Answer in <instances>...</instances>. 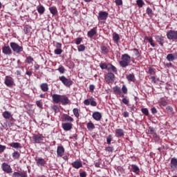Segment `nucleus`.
<instances>
[{"instance_id": "nucleus-1", "label": "nucleus", "mask_w": 177, "mask_h": 177, "mask_svg": "<svg viewBox=\"0 0 177 177\" xmlns=\"http://www.w3.org/2000/svg\"><path fill=\"white\" fill-rule=\"evenodd\" d=\"M131 63V56L128 54H123L122 55V61L119 62V64L123 68H125L129 66Z\"/></svg>"}, {"instance_id": "nucleus-2", "label": "nucleus", "mask_w": 177, "mask_h": 177, "mask_svg": "<svg viewBox=\"0 0 177 177\" xmlns=\"http://www.w3.org/2000/svg\"><path fill=\"white\" fill-rule=\"evenodd\" d=\"M59 80L61 81V82H62L64 86H66V88H70V86L74 84L71 79H67V77H66L64 75L60 76Z\"/></svg>"}, {"instance_id": "nucleus-3", "label": "nucleus", "mask_w": 177, "mask_h": 177, "mask_svg": "<svg viewBox=\"0 0 177 177\" xmlns=\"http://www.w3.org/2000/svg\"><path fill=\"white\" fill-rule=\"evenodd\" d=\"M167 38L169 39V41H176L177 39V30H168L167 32Z\"/></svg>"}, {"instance_id": "nucleus-4", "label": "nucleus", "mask_w": 177, "mask_h": 177, "mask_svg": "<svg viewBox=\"0 0 177 177\" xmlns=\"http://www.w3.org/2000/svg\"><path fill=\"white\" fill-rule=\"evenodd\" d=\"M10 46L11 49H12L13 52H15V53H20V52H23V46H19L17 43L10 42Z\"/></svg>"}, {"instance_id": "nucleus-5", "label": "nucleus", "mask_w": 177, "mask_h": 177, "mask_svg": "<svg viewBox=\"0 0 177 177\" xmlns=\"http://www.w3.org/2000/svg\"><path fill=\"white\" fill-rule=\"evenodd\" d=\"M115 78V75H114L113 73H109L105 76V81L107 84H113Z\"/></svg>"}, {"instance_id": "nucleus-6", "label": "nucleus", "mask_w": 177, "mask_h": 177, "mask_svg": "<svg viewBox=\"0 0 177 177\" xmlns=\"http://www.w3.org/2000/svg\"><path fill=\"white\" fill-rule=\"evenodd\" d=\"M1 168L3 171V172H6V174H12V167L8 163L3 162L1 165Z\"/></svg>"}, {"instance_id": "nucleus-7", "label": "nucleus", "mask_w": 177, "mask_h": 177, "mask_svg": "<svg viewBox=\"0 0 177 177\" xmlns=\"http://www.w3.org/2000/svg\"><path fill=\"white\" fill-rule=\"evenodd\" d=\"M165 37H164L162 35H156L155 37L156 42H158V44H159V45H160L161 46H164V44H165Z\"/></svg>"}, {"instance_id": "nucleus-8", "label": "nucleus", "mask_w": 177, "mask_h": 177, "mask_svg": "<svg viewBox=\"0 0 177 177\" xmlns=\"http://www.w3.org/2000/svg\"><path fill=\"white\" fill-rule=\"evenodd\" d=\"M170 167L172 171H177V158H172L170 161Z\"/></svg>"}, {"instance_id": "nucleus-9", "label": "nucleus", "mask_w": 177, "mask_h": 177, "mask_svg": "<svg viewBox=\"0 0 177 177\" xmlns=\"http://www.w3.org/2000/svg\"><path fill=\"white\" fill-rule=\"evenodd\" d=\"M32 139L34 143H42L44 141V136H42V135H34Z\"/></svg>"}, {"instance_id": "nucleus-10", "label": "nucleus", "mask_w": 177, "mask_h": 177, "mask_svg": "<svg viewBox=\"0 0 177 177\" xmlns=\"http://www.w3.org/2000/svg\"><path fill=\"white\" fill-rule=\"evenodd\" d=\"M109 17V13L105 11H100L98 14V20H106Z\"/></svg>"}, {"instance_id": "nucleus-11", "label": "nucleus", "mask_w": 177, "mask_h": 177, "mask_svg": "<svg viewBox=\"0 0 177 177\" xmlns=\"http://www.w3.org/2000/svg\"><path fill=\"white\" fill-rule=\"evenodd\" d=\"M73 168L75 169H80V168H82V162L81 160H75L71 163Z\"/></svg>"}, {"instance_id": "nucleus-12", "label": "nucleus", "mask_w": 177, "mask_h": 177, "mask_svg": "<svg viewBox=\"0 0 177 177\" xmlns=\"http://www.w3.org/2000/svg\"><path fill=\"white\" fill-rule=\"evenodd\" d=\"M15 82L13 81V78L8 76L6 77L5 84L6 85V86H13Z\"/></svg>"}, {"instance_id": "nucleus-13", "label": "nucleus", "mask_w": 177, "mask_h": 177, "mask_svg": "<svg viewBox=\"0 0 177 177\" xmlns=\"http://www.w3.org/2000/svg\"><path fill=\"white\" fill-rule=\"evenodd\" d=\"M166 59L168 62H174V60H177V53L168 54Z\"/></svg>"}, {"instance_id": "nucleus-14", "label": "nucleus", "mask_w": 177, "mask_h": 177, "mask_svg": "<svg viewBox=\"0 0 177 177\" xmlns=\"http://www.w3.org/2000/svg\"><path fill=\"white\" fill-rule=\"evenodd\" d=\"M2 52L5 55H8V56H10V55H12V49L10 48V47L9 46H6V45H5L2 48Z\"/></svg>"}, {"instance_id": "nucleus-15", "label": "nucleus", "mask_w": 177, "mask_h": 177, "mask_svg": "<svg viewBox=\"0 0 177 177\" xmlns=\"http://www.w3.org/2000/svg\"><path fill=\"white\" fill-rule=\"evenodd\" d=\"M62 95L53 94L52 95V99L54 103H60V102L62 101Z\"/></svg>"}, {"instance_id": "nucleus-16", "label": "nucleus", "mask_w": 177, "mask_h": 177, "mask_svg": "<svg viewBox=\"0 0 177 177\" xmlns=\"http://www.w3.org/2000/svg\"><path fill=\"white\" fill-rule=\"evenodd\" d=\"M57 157H63L64 156V147L63 146L57 147Z\"/></svg>"}, {"instance_id": "nucleus-17", "label": "nucleus", "mask_w": 177, "mask_h": 177, "mask_svg": "<svg viewBox=\"0 0 177 177\" xmlns=\"http://www.w3.org/2000/svg\"><path fill=\"white\" fill-rule=\"evenodd\" d=\"M61 119L62 121H67L68 122H73L74 121V118L67 114L62 115Z\"/></svg>"}, {"instance_id": "nucleus-18", "label": "nucleus", "mask_w": 177, "mask_h": 177, "mask_svg": "<svg viewBox=\"0 0 177 177\" xmlns=\"http://www.w3.org/2000/svg\"><path fill=\"white\" fill-rule=\"evenodd\" d=\"M62 125L64 131H71L73 129V124L70 122L62 123Z\"/></svg>"}, {"instance_id": "nucleus-19", "label": "nucleus", "mask_w": 177, "mask_h": 177, "mask_svg": "<svg viewBox=\"0 0 177 177\" xmlns=\"http://www.w3.org/2000/svg\"><path fill=\"white\" fill-rule=\"evenodd\" d=\"M36 164L37 167H45V164H46V161L42 158H39L37 160Z\"/></svg>"}, {"instance_id": "nucleus-20", "label": "nucleus", "mask_w": 177, "mask_h": 177, "mask_svg": "<svg viewBox=\"0 0 177 177\" xmlns=\"http://www.w3.org/2000/svg\"><path fill=\"white\" fill-rule=\"evenodd\" d=\"M61 103L62 104H63V106H66L70 103V100H68V97L67 96L62 95Z\"/></svg>"}, {"instance_id": "nucleus-21", "label": "nucleus", "mask_w": 177, "mask_h": 177, "mask_svg": "<svg viewBox=\"0 0 177 177\" xmlns=\"http://www.w3.org/2000/svg\"><path fill=\"white\" fill-rule=\"evenodd\" d=\"M93 118H94L95 121H100L102 120V113L100 112H94L93 113Z\"/></svg>"}, {"instance_id": "nucleus-22", "label": "nucleus", "mask_w": 177, "mask_h": 177, "mask_svg": "<svg viewBox=\"0 0 177 177\" xmlns=\"http://www.w3.org/2000/svg\"><path fill=\"white\" fill-rule=\"evenodd\" d=\"M148 133H149V135H152L153 138H157V133H156V129L152 127H149Z\"/></svg>"}, {"instance_id": "nucleus-23", "label": "nucleus", "mask_w": 177, "mask_h": 177, "mask_svg": "<svg viewBox=\"0 0 177 177\" xmlns=\"http://www.w3.org/2000/svg\"><path fill=\"white\" fill-rule=\"evenodd\" d=\"M96 28H93L91 30H89L87 32V35L89 38H92L94 35H96Z\"/></svg>"}, {"instance_id": "nucleus-24", "label": "nucleus", "mask_w": 177, "mask_h": 177, "mask_svg": "<svg viewBox=\"0 0 177 177\" xmlns=\"http://www.w3.org/2000/svg\"><path fill=\"white\" fill-rule=\"evenodd\" d=\"M2 115L5 120H10L12 118V113L8 111H6L2 113Z\"/></svg>"}, {"instance_id": "nucleus-25", "label": "nucleus", "mask_w": 177, "mask_h": 177, "mask_svg": "<svg viewBox=\"0 0 177 177\" xmlns=\"http://www.w3.org/2000/svg\"><path fill=\"white\" fill-rule=\"evenodd\" d=\"M115 136L117 138H121L124 136V130L122 129H115Z\"/></svg>"}, {"instance_id": "nucleus-26", "label": "nucleus", "mask_w": 177, "mask_h": 177, "mask_svg": "<svg viewBox=\"0 0 177 177\" xmlns=\"http://www.w3.org/2000/svg\"><path fill=\"white\" fill-rule=\"evenodd\" d=\"M9 145L13 149H21V144L19 142H11Z\"/></svg>"}, {"instance_id": "nucleus-27", "label": "nucleus", "mask_w": 177, "mask_h": 177, "mask_svg": "<svg viewBox=\"0 0 177 177\" xmlns=\"http://www.w3.org/2000/svg\"><path fill=\"white\" fill-rule=\"evenodd\" d=\"M40 88L43 92H48V91H49V87L46 83H42L40 85Z\"/></svg>"}, {"instance_id": "nucleus-28", "label": "nucleus", "mask_w": 177, "mask_h": 177, "mask_svg": "<svg viewBox=\"0 0 177 177\" xmlns=\"http://www.w3.org/2000/svg\"><path fill=\"white\" fill-rule=\"evenodd\" d=\"M37 9L39 15H44V13H45V7H44V6H39L37 7Z\"/></svg>"}, {"instance_id": "nucleus-29", "label": "nucleus", "mask_w": 177, "mask_h": 177, "mask_svg": "<svg viewBox=\"0 0 177 177\" xmlns=\"http://www.w3.org/2000/svg\"><path fill=\"white\" fill-rule=\"evenodd\" d=\"M113 91L115 95H121V88L118 86H114Z\"/></svg>"}, {"instance_id": "nucleus-30", "label": "nucleus", "mask_w": 177, "mask_h": 177, "mask_svg": "<svg viewBox=\"0 0 177 177\" xmlns=\"http://www.w3.org/2000/svg\"><path fill=\"white\" fill-rule=\"evenodd\" d=\"M145 39L147 41H148V42H149L150 45H151V46H152V48L156 47V44H154V42H153V37H145Z\"/></svg>"}, {"instance_id": "nucleus-31", "label": "nucleus", "mask_w": 177, "mask_h": 177, "mask_svg": "<svg viewBox=\"0 0 177 177\" xmlns=\"http://www.w3.org/2000/svg\"><path fill=\"white\" fill-rule=\"evenodd\" d=\"M49 10L51 15H57V8L55 6L50 7Z\"/></svg>"}, {"instance_id": "nucleus-32", "label": "nucleus", "mask_w": 177, "mask_h": 177, "mask_svg": "<svg viewBox=\"0 0 177 177\" xmlns=\"http://www.w3.org/2000/svg\"><path fill=\"white\" fill-rule=\"evenodd\" d=\"M127 80L131 82H135V75L133 73L127 75Z\"/></svg>"}, {"instance_id": "nucleus-33", "label": "nucleus", "mask_w": 177, "mask_h": 177, "mask_svg": "<svg viewBox=\"0 0 177 177\" xmlns=\"http://www.w3.org/2000/svg\"><path fill=\"white\" fill-rule=\"evenodd\" d=\"M12 158H14V160H19V158H20V153L17 151H14L12 153Z\"/></svg>"}, {"instance_id": "nucleus-34", "label": "nucleus", "mask_w": 177, "mask_h": 177, "mask_svg": "<svg viewBox=\"0 0 177 177\" xmlns=\"http://www.w3.org/2000/svg\"><path fill=\"white\" fill-rule=\"evenodd\" d=\"M108 71H113V73H117V68L111 64L108 66Z\"/></svg>"}, {"instance_id": "nucleus-35", "label": "nucleus", "mask_w": 177, "mask_h": 177, "mask_svg": "<svg viewBox=\"0 0 177 177\" xmlns=\"http://www.w3.org/2000/svg\"><path fill=\"white\" fill-rule=\"evenodd\" d=\"M131 168L133 169V172H135L136 174H139L140 169H139V167H138V165H132Z\"/></svg>"}, {"instance_id": "nucleus-36", "label": "nucleus", "mask_w": 177, "mask_h": 177, "mask_svg": "<svg viewBox=\"0 0 177 177\" xmlns=\"http://www.w3.org/2000/svg\"><path fill=\"white\" fill-rule=\"evenodd\" d=\"M113 41L115 44H118V41H120V35H118V34L117 33H114L113 34Z\"/></svg>"}, {"instance_id": "nucleus-37", "label": "nucleus", "mask_w": 177, "mask_h": 177, "mask_svg": "<svg viewBox=\"0 0 177 177\" xmlns=\"http://www.w3.org/2000/svg\"><path fill=\"white\" fill-rule=\"evenodd\" d=\"M100 67L102 70H109V65L106 64L105 63L101 62L100 64Z\"/></svg>"}, {"instance_id": "nucleus-38", "label": "nucleus", "mask_w": 177, "mask_h": 177, "mask_svg": "<svg viewBox=\"0 0 177 177\" xmlns=\"http://www.w3.org/2000/svg\"><path fill=\"white\" fill-rule=\"evenodd\" d=\"M86 127L88 131H92V129H95V124H93V123L91 122L87 123Z\"/></svg>"}, {"instance_id": "nucleus-39", "label": "nucleus", "mask_w": 177, "mask_h": 177, "mask_svg": "<svg viewBox=\"0 0 177 177\" xmlns=\"http://www.w3.org/2000/svg\"><path fill=\"white\" fill-rule=\"evenodd\" d=\"M32 62H34V58H32V57L28 56L26 57V63H27L28 64H31Z\"/></svg>"}, {"instance_id": "nucleus-40", "label": "nucleus", "mask_w": 177, "mask_h": 177, "mask_svg": "<svg viewBox=\"0 0 177 177\" xmlns=\"http://www.w3.org/2000/svg\"><path fill=\"white\" fill-rule=\"evenodd\" d=\"M90 104H91V106H93V107H96L97 106V103L95 102V98H93V97L90 98Z\"/></svg>"}, {"instance_id": "nucleus-41", "label": "nucleus", "mask_w": 177, "mask_h": 177, "mask_svg": "<svg viewBox=\"0 0 177 177\" xmlns=\"http://www.w3.org/2000/svg\"><path fill=\"white\" fill-rule=\"evenodd\" d=\"M147 13L148 16H149V17H152V16H153L154 15V13L153 12V10H151V8L149 7L147 8Z\"/></svg>"}, {"instance_id": "nucleus-42", "label": "nucleus", "mask_w": 177, "mask_h": 177, "mask_svg": "<svg viewBox=\"0 0 177 177\" xmlns=\"http://www.w3.org/2000/svg\"><path fill=\"white\" fill-rule=\"evenodd\" d=\"M57 70L59 73H60V74H64V73L66 72V69L64 68V66H63L62 65H59Z\"/></svg>"}, {"instance_id": "nucleus-43", "label": "nucleus", "mask_w": 177, "mask_h": 177, "mask_svg": "<svg viewBox=\"0 0 177 177\" xmlns=\"http://www.w3.org/2000/svg\"><path fill=\"white\" fill-rule=\"evenodd\" d=\"M102 53H104V55H107L109 53V48L106 46L101 47Z\"/></svg>"}, {"instance_id": "nucleus-44", "label": "nucleus", "mask_w": 177, "mask_h": 177, "mask_svg": "<svg viewBox=\"0 0 177 177\" xmlns=\"http://www.w3.org/2000/svg\"><path fill=\"white\" fill-rule=\"evenodd\" d=\"M137 5L139 8H142L143 5H145V1L143 0H137Z\"/></svg>"}, {"instance_id": "nucleus-45", "label": "nucleus", "mask_w": 177, "mask_h": 177, "mask_svg": "<svg viewBox=\"0 0 177 177\" xmlns=\"http://www.w3.org/2000/svg\"><path fill=\"white\" fill-rule=\"evenodd\" d=\"M77 50L79 52H84L85 50V46L84 44H81L77 47Z\"/></svg>"}, {"instance_id": "nucleus-46", "label": "nucleus", "mask_w": 177, "mask_h": 177, "mask_svg": "<svg viewBox=\"0 0 177 177\" xmlns=\"http://www.w3.org/2000/svg\"><path fill=\"white\" fill-rule=\"evenodd\" d=\"M141 111L142 114H145V115H149V109H147V108H142Z\"/></svg>"}, {"instance_id": "nucleus-47", "label": "nucleus", "mask_w": 177, "mask_h": 177, "mask_svg": "<svg viewBox=\"0 0 177 177\" xmlns=\"http://www.w3.org/2000/svg\"><path fill=\"white\" fill-rule=\"evenodd\" d=\"M73 111L75 116L77 118L80 117V112L78 111V109L75 108L73 109Z\"/></svg>"}, {"instance_id": "nucleus-48", "label": "nucleus", "mask_w": 177, "mask_h": 177, "mask_svg": "<svg viewBox=\"0 0 177 177\" xmlns=\"http://www.w3.org/2000/svg\"><path fill=\"white\" fill-rule=\"evenodd\" d=\"M63 50L62 48H57L55 50L54 53L55 55H62Z\"/></svg>"}, {"instance_id": "nucleus-49", "label": "nucleus", "mask_w": 177, "mask_h": 177, "mask_svg": "<svg viewBox=\"0 0 177 177\" xmlns=\"http://www.w3.org/2000/svg\"><path fill=\"white\" fill-rule=\"evenodd\" d=\"M148 73L149 74H150V75H154L156 74V71H154V68L151 67L149 68Z\"/></svg>"}, {"instance_id": "nucleus-50", "label": "nucleus", "mask_w": 177, "mask_h": 177, "mask_svg": "<svg viewBox=\"0 0 177 177\" xmlns=\"http://www.w3.org/2000/svg\"><path fill=\"white\" fill-rule=\"evenodd\" d=\"M122 91L123 93L126 95V93H128V88H127V86L123 85L122 87Z\"/></svg>"}, {"instance_id": "nucleus-51", "label": "nucleus", "mask_w": 177, "mask_h": 177, "mask_svg": "<svg viewBox=\"0 0 177 177\" xmlns=\"http://www.w3.org/2000/svg\"><path fill=\"white\" fill-rule=\"evenodd\" d=\"M20 177H28L27 171H22L20 172Z\"/></svg>"}, {"instance_id": "nucleus-52", "label": "nucleus", "mask_w": 177, "mask_h": 177, "mask_svg": "<svg viewBox=\"0 0 177 177\" xmlns=\"http://www.w3.org/2000/svg\"><path fill=\"white\" fill-rule=\"evenodd\" d=\"M6 150V146L0 145V153H3Z\"/></svg>"}, {"instance_id": "nucleus-53", "label": "nucleus", "mask_w": 177, "mask_h": 177, "mask_svg": "<svg viewBox=\"0 0 177 177\" xmlns=\"http://www.w3.org/2000/svg\"><path fill=\"white\" fill-rule=\"evenodd\" d=\"M82 41V38H81V37H77V38L75 39V44H76V45H80V44H81Z\"/></svg>"}, {"instance_id": "nucleus-54", "label": "nucleus", "mask_w": 177, "mask_h": 177, "mask_svg": "<svg viewBox=\"0 0 177 177\" xmlns=\"http://www.w3.org/2000/svg\"><path fill=\"white\" fill-rule=\"evenodd\" d=\"M122 103H124V104H129V100L127 99L126 97H124L122 100Z\"/></svg>"}, {"instance_id": "nucleus-55", "label": "nucleus", "mask_w": 177, "mask_h": 177, "mask_svg": "<svg viewBox=\"0 0 177 177\" xmlns=\"http://www.w3.org/2000/svg\"><path fill=\"white\" fill-rule=\"evenodd\" d=\"M84 104H85V106H89V104H91V98L85 100Z\"/></svg>"}, {"instance_id": "nucleus-56", "label": "nucleus", "mask_w": 177, "mask_h": 177, "mask_svg": "<svg viewBox=\"0 0 177 177\" xmlns=\"http://www.w3.org/2000/svg\"><path fill=\"white\" fill-rule=\"evenodd\" d=\"M133 52L137 57H139V56H140V53H139V50L138 48H134Z\"/></svg>"}, {"instance_id": "nucleus-57", "label": "nucleus", "mask_w": 177, "mask_h": 177, "mask_svg": "<svg viewBox=\"0 0 177 177\" xmlns=\"http://www.w3.org/2000/svg\"><path fill=\"white\" fill-rule=\"evenodd\" d=\"M167 111H168V113H172V111H174V108H172V106H168L166 108Z\"/></svg>"}, {"instance_id": "nucleus-58", "label": "nucleus", "mask_w": 177, "mask_h": 177, "mask_svg": "<svg viewBox=\"0 0 177 177\" xmlns=\"http://www.w3.org/2000/svg\"><path fill=\"white\" fill-rule=\"evenodd\" d=\"M115 2L118 6H121V5H122V0H115Z\"/></svg>"}, {"instance_id": "nucleus-59", "label": "nucleus", "mask_w": 177, "mask_h": 177, "mask_svg": "<svg viewBox=\"0 0 177 177\" xmlns=\"http://www.w3.org/2000/svg\"><path fill=\"white\" fill-rule=\"evenodd\" d=\"M113 150H114V148L112 147H108L106 148V151H109V153L113 152Z\"/></svg>"}, {"instance_id": "nucleus-60", "label": "nucleus", "mask_w": 177, "mask_h": 177, "mask_svg": "<svg viewBox=\"0 0 177 177\" xmlns=\"http://www.w3.org/2000/svg\"><path fill=\"white\" fill-rule=\"evenodd\" d=\"M106 143L107 145L111 144V136H109L106 138Z\"/></svg>"}, {"instance_id": "nucleus-61", "label": "nucleus", "mask_w": 177, "mask_h": 177, "mask_svg": "<svg viewBox=\"0 0 177 177\" xmlns=\"http://www.w3.org/2000/svg\"><path fill=\"white\" fill-rule=\"evenodd\" d=\"M55 48L57 49H62V44L61 43H59V42H57L55 44Z\"/></svg>"}, {"instance_id": "nucleus-62", "label": "nucleus", "mask_w": 177, "mask_h": 177, "mask_svg": "<svg viewBox=\"0 0 177 177\" xmlns=\"http://www.w3.org/2000/svg\"><path fill=\"white\" fill-rule=\"evenodd\" d=\"M36 104L37 107H39V109H42V102L40 101H37Z\"/></svg>"}, {"instance_id": "nucleus-63", "label": "nucleus", "mask_w": 177, "mask_h": 177, "mask_svg": "<svg viewBox=\"0 0 177 177\" xmlns=\"http://www.w3.org/2000/svg\"><path fill=\"white\" fill-rule=\"evenodd\" d=\"M12 177H20V173L15 171L12 174Z\"/></svg>"}, {"instance_id": "nucleus-64", "label": "nucleus", "mask_w": 177, "mask_h": 177, "mask_svg": "<svg viewBox=\"0 0 177 177\" xmlns=\"http://www.w3.org/2000/svg\"><path fill=\"white\" fill-rule=\"evenodd\" d=\"M80 177H86V172L83 171V172L80 173Z\"/></svg>"}]
</instances>
